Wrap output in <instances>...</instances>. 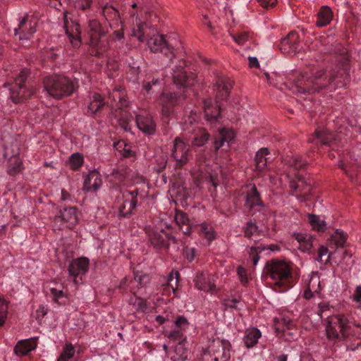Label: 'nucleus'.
Masks as SVG:
<instances>
[{"label":"nucleus","instance_id":"53","mask_svg":"<svg viewBox=\"0 0 361 361\" xmlns=\"http://www.w3.org/2000/svg\"><path fill=\"white\" fill-rule=\"evenodd\" d=\"M75 8L80 10H86L91 7L92 0H71Z\"/></svg>","mask_w":361,"mask_h":361},{"label":"nucleus","instance_id":"5","mask_svg":"<svg viewBox=\"0 0 361 361\" xmlns=\"http://www.w3.org/2000/svg\"><path fill=\"white\" fill-rule=\"evenodd\" d=\"M43 83L47 93L56 99L68 96L75 90L73 82L63 75H49L44 79Z\"/></svg>","mask_w":361,"mask_h":361},{"label":"nucleus","instance_id":"59","mask_svg":"<svg viewBox=\"0 0 361 361\" xmlns=\"http://www.w3.org/2000/svg\"><path fill=\"white\" fill-rule=\"evenodd\" d=\"M237 273L239 276L240 281L242 283L245 284L248 281V277L246 270L242 267H239L237 269Z\"/></svg>","mask_w":361,"mask_h":361},{"label":"nucleus","instance_id":"7","mask_svg":"<svg viewBox=\"0 0 361 361\" xmlns=\"http://www.w3.org/2000/svg\"><path fill=\"white\" fill-rule=\"evenodd\" d=\"M197 118V113L191 111L190 115L183 118V130L185 132V139L191 141L195 146L201 147L208 141L209 135L204 129L192 126Z\"/></svg>","mask_w":361,"mask_h":361},{"label":"nucleus","instance_id":"24","mask_svg":"<svg viewBox=\"0 0 361 361\" xmlns=\"http://www.w3.org/2000/svg\"><path fill=\"white\" fill-rule=\"evenodd\" d=\"M298 35L296 32L291 31L283 38L280 44V49L283 53L292 54L298 50Z\"/></svg>","mask_w":361,"mask_h":361},{"label":"nucleus","instance_id":"51","mask_svg":"<svg viewBox=\"0 0 361 361\" xmlns=\"http://www.w3.org/2000/svg\"><path fill=\"white\" fill-rule=\"evenodd\" d=\"M260 231L258 229L257 226L255 223L250 221L247 224L245 228V235L247 238H250L252 235H255L256 234L259 233Z\"/></svg>","mask_w":361,"mask_h":361},{"label":"nucleus","instance_id":"62","mask_svg":"<svg viewBox=\"0 0 361 361\" xmlns=\"http://www.w3.org/2000/svg\"><path fill=\"white\" fill-rule=\"evenodd\" d=\"M185 256L189 261H192L195 257V249H186L185 251Z\"/></svg>","mask_w":361,"mask_h":361},{"label":"nucleus","instance_id":"55","mask_svg":"<svg viewBox=\"0 0 361 361\" xmlns=\"http://www.w3.org/2000/svg\"><path fill=\"white\" fill-rule=\"evenodd\" d=\"M129 303L133 305L137 310L142 311H144L147 308L145 301L140 298H132L130 300Z\"/></svg>","mask_w":361,"mask_h":361},{"label":"nucleus","instance_id":"41","mask_svg":"<svg viewBox=\"0 0 361 361\" xmlns=\"http://www.w3.org/2000/svg\"><path fill=\"white\" fill-rule=\"evenodd\" d=\"M188 357V351L185 347V343L180 342L174 349V355L171 356L173 361H184Z\"/></svg>","mask_w":361,"mask_h":361},{"label":"nucleus","instance_id":"36","mask_svg":"<svg viewBox=\"0 0 361 361\" xmlns=\"http://www.w3.org/2000/svg\"><path fill=\"white\" fill-rule=\"evenodd\" d=\"M175 220L179 227L182 229L184 234L188 235L190 233L191 224L186 214L180 211H176Z\"/></svg>","mask_w":361,"mask_h":361},{"label":"nucleus","instance_id":"2","mask_svg":"<svg viewBox=\"0 0 361 361\" xmlns=\"http://www.w3.org/2000/svg\"><path fill=\"white\" fill-rule=\"evenodd\" d=\"M185 63L180 61L178 67L173 70V80L174 84L178 89L183 88L182 92L178 94L171 93V94H163L160 97V102L162 104V112L164 115H169L170 114L171 106L173 104L176 99L181 94H184L187 89L193 86L196 82V76L194 73H188L183 68Z\"/></svg>","mask_w":361,"mask_h":361},{"label":"nucleus","instance_id":"32","mask_svg":"<svg viewBox=\"0 0 361 361\" xmlns=\"http://www.w3.org/2000/svg\"><path fill=\"white\" fill-rule=\"evenodd\" d=\"M261 336L262 334L258 329L251 328L245 331L243 340L245 346L250 348L257 343Z\"/></svg>","mask_w":361,"mask_h":361},{"label":"nucleus","instance_id":"57","mask_svg":"<svg viewBox=\"0 0 361 361\" xmlns=\"http://www.w3.org/2000/svg\"><path fill=\"white\" fill-rule=\"evenodd\" d=\"M11 161H13L15 166L9 169V173L14 175L21 170L22 163L20 160L17 157H13Z\"/></svg>","mask_w":361,"mask_h":361},{"label":"nucleus","instance_id":"17","mask_svg":"<svg viewBox=\"0 0 361 361\" xmlns=\"http://www.w3.org/2000/svg\"><path fill=\"white\" fill-rule=\"evenodd\" d=\"M67 12L63 13V27L71 44L76 47L80 44V26L69 18Z\"/></svg>","mask_w":361,"mask_h":361},{"label":"nucleus","instance_id":"61","mask_svg":"<svg viewBox=\"0 0 361 361\" xmlns=\"http://www.w3.org/2000/svg\"><path fill=\"white\" fill-rule=\"evenodd\" d=\"M238 301L234 298H228L224 300L223 304L227 308H236Z\"/></svg>","mask_w":361,"mask_h":361},{"label":"nucleus","instance_id":"16","mask_svg":"<svg viewBox=\"0 0 361 361\" xmlns=\"http://www.w3.org/2000/svg\"><path fill=\"white\" fill-rule=\"evenodd\" d=\"M148 48L152 52H160L166 55L170 61L174 56L171 48L169 46L163 35L154 34L147 41Z\"/></svg>","mask_w":361,"mask_h":361},{"label":"nucleus","instance_id":"49","mask_svg":"<svg viewBox=\"0 0 361 361\" xmlns=\"http://www.w3.org/2000/svg\"><path fill=\"white\" fill-rule=\"evenodd\" d=\"M178 276L179 273L178 271L171 272L167 279L166 286L171 288V290L173 293H176L178 284Z\"/></svg>","mask_w":361,"mask_h":361},{"label":"nucleus","instance_id":"6","mask_svg":"<svg viewBox=\"0 0 361 361\" xmlns=\"http://www.w3.org/2000/svg\"><path fill=\"white\" fill-rule=\"evenodd\" d=\"M89 34L90 54L95 56H103L108 49L109 42L105 31L97 20L89 21Z\"/></svg>","mask_w":361,"mask_h":361},{"label":"nucleus","instance_id":"31","mask_svg":"<svg viewBox=\"0 0 361 361\" xmlns=\"http://www.w3.org/2000/svg\"><path fill=\"white\" fill-rule=\"evenodd\" d=\"M37 347L35 338H29L19 341L15 346L14 351L18 356H24Z\"/></svg>","mask_w":361,"mask_h":361},{"label":"nucleus","instance_id":"15","mask_svg":"<svg viewBox=\"0 0 361 361\" xmlns=\"http://www.w3.org/2000/svg\"><path fill=\"white\" fill-rule=\"evenodd\" d=\"M245 195V207L253 213L256 212H265L266 208L260 200L259 194L253 184H248L242 189Z\"/></svg>","mask_w":361,"mask_h":361},{"label":"nucleus","instance_id":"13","mask_svg":"<svg viewBox=\"0 0 361 361\" xmlns=\"http://www.w3.org/2000/svg\"><path fill=\"white\" fill-rule=\"evenodd\" d=\"M194 176L199 182L208 181L211 183L214 187H216L224 179L221 168L215 166V169H213L209 164L204 165L201 164L199 172L194 174Z\"/></svg>","mask_w":361,"mask_h":361},{"label":"nucleus","instance_id":"3","mask_svg":"<svg viewBox=\"0 0 361 361\" xmlns=\"http://www.w3.org/2000/svg\"><path fill=\"white\" fill-rule=\"evenodd\" d=\"M126 92L121 87L115 88L109 93L107 103L115 109L113 113L114 119L116 123L125 131H130L131 129L130 123L133 117L129 111L128 102L126 99Z\"/></svg>","mask_w":361,"mask_h":361},{"label":"nucleus","instance_id":"29","mask_svg":"<svg viewBox=\"0 0 361 361\" xmlns=\"http://www.w3.org/2000/svg\"><path fill=\"white\" fill-rule=\"evenodd\" d=\"M235 133L232 129L221 128L219 130L218 135L214 138V147L219 149L227 144V147H229V143L234 139Z\"/></svg>","mask_w":361,"mask_h":361},{"label":"nucleus","instance_id":"44","mask_svg":"<svg viewBox=\"0 0 361 361\" xmlns=\"http://www.w3.org/2000/svg\"><path fill=\"white\" fill-rule=\"evenodd\" d=\"M75 354V348L71 343H66L63 348L61 355L57 361H69Z\"/></svg>","mask_w":361,"mask_h":361},{"label":"nucleus","instance_id":"25","mask_svg":"<svg viewBox=\"0 0 361 361\" xmlns=\"http://www.w3.org/2000/svg\"><path fill=\"white\" fill-rule=\"evenodd\" d=\"M232 83V80L230 78L224 75L219 76L216 78L215 90L218 99L224 100L228 98Z\"/></svg>","mask_w":361,"mask_h":361},{"label":"nucleus","instance_id":"1","mask_svg":"<svg viewBox=\"0 0 361 361\" xmlns=\"http://www.w3.org/2000/svg\"><path fill=\"white\" fill-rule=\"evenodd\" d=\"M349 80L348 66L337 64L332 68L328 73L324 70L317 71L312 76L307 78L303 87H299L298 92L300 94L307 92L314 93L327 88L329 91H334L336 88L345 86Z\"/></svg>","mask_w":361,"mask_h":361},{"label":"nucleus","instance_id":"18","mask_svg":"<svg viewBox=\"0 0 361 361\" xmlns=\"http://www.w3.org/2000/svg\"><path fill=\"white\" fill-rule=\"evenodd\" d=\"M37 20L33 16L30 19L23 18L19 23L18 27L15 28L16 35H19L20 40L28 39L36 32Z\"/></svg>","mask_w":361,"mask_h":361},{"label":"nucleus","instance_id":"26","mask_svg":"<svg viewBox=\"0 0 361 361\" xmlns=\"http://www.w3.org/2000/svg\"><path fill=\"white\" fill-rule=\"evenodd\" d=\"M136 124L137 128L144 133L152 135L155 132L156 124L152 117L146 112L137 115Z\"/></svg>","mask_w":361,"mask_h":361},{"label":"nucleus","instance_id":"20","mask_svg":"<svg viewBox=\"0 0 361 361\" xmlns=\"http://www.w3.org/2000/svg\"><path fill=\"white\" fill-rule=\"evenodd\" d=\"M89 268V259L85 257L78 258L73 260L68 267V273L74 277L73 281L77 284L76 278L85 274Z\"/></svg>","mask_w":361,"mask_h":361},{"label":"nucleus","instance_id":"43","mask_svg":"<svg viewBox=\"0 0 361 361\" xmlns=\"http://www.w3.org/2000/svg\"><path fill=\"white\" fill-rule=\"evenodd\" d=\"M332 253L329 252L327 247L321 246L318 250L317 260L321 264H326L331 260Z\"/></svg>","mask_w":361,"mask_h":361},{"label":"nucleus","instance_id":"28","mask_svg":"<svg viewBox=\"0 0 361 361\" xmlns=\"http://www.w3.org/2000/svg\"><path fill=\"white\" fill-rule=\"evenodd\" d=\"M218 101L214 102L211 99L204 102L205 116L211 123L218 121L220 115V106Z\"/></svg>","mask_w":361,"mask_h":361},{"label":"nucleus","instance_id":"50","mask_svg":"<svg viewBox=\"0 0 361 361\" xmlns=\"http://www.w3.org/2000/svg\"><path fill=\"white\" fill-rule=\"evenodd\" d=\"M50 293L53 300L58 303H62L63 299L67 298L66 294L62 290L56 288H50Z\"/></svg>","mask_w":361,"mask_h":361},{"label":"nucleus","instance_id":"47","mask_svg":"<svg viewBox=\"0 0 361 361\" xmlns=\"http://www.w3.org/2000/svg\"><path fill=\"white\" fill-rule=\"evenodd\" d=\"M166 336L171 341H178L179 343H185L186 337L183 334V331L180 330H174L170 332H166Z\"/></svg>","mask_w":361,"mask_h":361},{"label":"nucleus","instance_id":"8","mask_svg":"<svg viewBox=\"0 0 361 361\" xmlns=\"http://www.w3.org/2000/svg\"><path fill=\"white\" fill-rule=\"evenodd\" d=\"M351 324L343 314L331 317L326 326V336L329 339H341L348 336L351 332Z\"/></svg>","mask_w":361,"mask_h":361},{"label":"nucleus","instance_id":"54","mask_svg":"<svg viewBox=\"0 0 361 361\" xmlns=\"http://www.w3.org/2000/svg\"><path fill=\"white\" fill-rule=\"evenodd\" d=\"M175 326L181 331H186L189 327V322L183 316H179L175 320Z\"/></svg>","mask_w":361,"mask_h":361},{"label":"nucleus","instance_id":"33","mask_svg":"<svg viewBox=\"0 0 361 361\" xmlns=\"http://www.w3.org/2000/svg\"><path fill=\"white\" fill-rule=\"evenodd\" d=\"M103 16L109 22V25L112 27L118 25L119 15L118 11L111 5L106 4L102 8Z\"/></svg>","mask_w":361,"mask_h":361},{"label":"nucleus","instance_id":"64","mask_svg":"<svg viewBox=\"0 0 361 361\" xmlns=\"http://www.w3.org/2000/svg\"><path fill=\"white\" fill-rule=\"evenodd\" d=\"M113 176L115 180H118L119 183H122L125 180V177L123 173L116 171L113 173Z\"/></svg>","mask_w":361,"mask_h":361},{"label":"nucleus","instance_id":"12","mask_svg":"<svg viewBox=\"0 0 361 361\" xmlns=\"http://www.w3.org/2000/svg\"><path fill=\"white\" fill-rule=\"evenodd\" d=\"M80 212L75 207H63L60 209L54 218V223H60L59 228H73L80 219Z\"/></svg>","mask_w":361,"mask_h":361},{"label":"nucleus","instance_id":"48","mask_svg":"<svg viewBox=\"0 0 361 361\" xmlns=\"http://www.w3.org/2000/svg\"><path fill=\"white\" fill-rule=\"evenodd\" d=\"M145 26V25L141 24L140 23H137V28H133L132 31L131 35L136 37L140 42H143L145 39L144 35Z\"/></svg>","mask_w":361,"mask_h":361},{"label":"nucleus","instance_id":"4","mask_svg":"<svg viewBox=\"0 0 361 361\" xmlns=\"http://www.w3.org/2000/svg\"><path fill=\"white\" fill-rule=\"evenodd\" d=\"M267 271L271 279L275 281V291L283 293L291 287L292 267L288 262L271 260L267 264Z\"/></svg>","mask_w":361,"mask_h":361},{"label":"nucleus","instance_id":"9","mask_svg":"<svg viewBox=\"0 0 361 361\" xmlns=\"http://www.w3.org/2000/svg\"><path fill=\"white\" fill-rule=\"evenodd\" d=\"M27 76V71H21L15 82L9 85L10 98L15 104L24 102L35 93V90L31 85L24 84Z\"/></svg>","mask_w":361,"mask_h":361},{"label":"nucleus","instance_id":"37","mask_svg":"<svg viewBox=\"0 0 361 361\" xmlns=\"http://www.w3.org/2000/svg\"><path fill=\"white\" fill-rule=\"evenodd\" d=\"M332 16L331 8L326 6H322L317 14V25L324 27L328 25L331 22Z\"/></svg>","mask_w":361,"mask_h":361},{"label":"nucleus","instance_id":"23","mask_svg":"<svg viewBox=\"0 0 361 361\" xmlns=\"http://www.w3.org/2000/svg\"><path fill=\"white\" fill-rule=\"evenodd\" d=\"M280 250V247L277 245L271 244L269 245H265L263 244H257L255 246H252L250 250V257L251 258L254 266H256L260 258V255H269L271 252H278Z\"/></svg>","mask_w":361,"mask_h":361},{"label":"nucleus","instance_id":"58","mask_svg":"<svg viewBox=\"0 0 361 361\" xmlns=\"http://www.w3.org/2000/svg\"><path fill=\"white\" fill-rule=\"evenodd\" d=\"M352 299L357 305L358 307H361V286H357L355 288Z\"/></svg>","mask_w":361,"mask_h":361},{"label":"nucleus","instance_id":"21","mask_svg":"<svg viewBox=\"0 0 361 361\" xmlns=\"http://www.w3.org/2000/svg\"><path fill=\"white\" fill-rule=\"evenodd\" d=\"M197 289L207 293H214L216 290L214 276L207 273H199L195 279Z\"/></svg>","mask_w":361,"mask_h":361},{"label":"nucleus","instance_id":"35","mask_svg":"<svg viewBox=\"0 0 361 361\" xmlns=\"http://www.w3.org/2000/svg\"><path fill=\"white\" fill-rule=\"evenodd\" d=\"M295 238L299 244L298 248L302 252H308L312 247V237L307 233H295Z\"/></svg>","mask_w":361,"mask_h":361},{"label":"nucleus","instance_id":"46","mask_svg":"<svg viewBox=\"0 0 361 361\" xmlns=\"http://www.w3.org/2000/svg\"><path fill=\"white\" fill-rule=\"evenodd\" d=\"M83 163V157L79 153L73 154L70 157V166L73 170L80 168Z\"/></svg>","mask_w":361,"mask_h":361},{"label":"nucleus","instance_id":"56","mask_svg":"<svg viewBox=\"0 0 361 361\" xmlns=\"http://www.w3.org/2000/svg\"><path fill=\"white\" fill-rule=\"evenodd\" d=\"M233 39L239 45L243 44L247 39L248 35L246 33H239L231 35Z\"/></svg>","mask_w":361,"mask_h":361},{"label":"nucleus","instance_id":"52","mask_svg":"<svg viewBox=\"0 0 361 361\" xmlns=\"http://www.w3.org/2000/svg\"><path fill=\"white\" fill-rule=\"evenodd\" d=\"M8 314V305L5 300L0 298V326L6 322Z\"/></svg>","mask_w":361,"mask_h":361},{"label":"nucleus","instance_id":"63","mask_svg":"<svg viewBox=\"0 0 361 361\" xmlns=\"http://www.w3.org/2000/svg\"><path fill=\"white\" fill-rule=\"evenodd\" d=\"M259 4L265 8L269 6H274L275 5V0H257Z\"/></svg>","mask_w":361,"mask_h":361},{"label":"nucleus","instance_id":"19","mask_svg":"<svg viewBox=\"0 0 361 361\" xmlns=\"http://www.w3.org/2000/svg\"><path fill=\"white\" fill-rule=\"evenodd\" d=\"M137 192L136 190H126L123 192V202L118 206V213L120 216H127L132 213L137 204Z\"/></svg>","mask_w":361,"mask_h":361},{"label":"nucleus","instance_id":"34","mask_svg":"<svg viewBox=\"0 0 361 361\" xmlns=\"http://www.w3.org/2000/svg\"><path fill=\"white\" fill-rule=\"evenodd\" d=\"M267 148H262L256 153L255 161L256 168L259 171L265 169L267 164L271 161V157Z\"/></svg>","mask_w":361,"mask_h":361},{"label":"nucleus","instance_id":"45","mask_svg":"<svg viewBox=\"0 0 361 361\" xmlns=\"http://www.w3.org/2000/svg\"><path fill=\"white\" fill-rule=\"evenodd\" d=\"M150 243L157 249L164 245V238L162 235L157 232H152L149 235Z\"/></svg>","mask_w":361,"mask_h":361},{"label":"nucleus","instance_id":"27","mask_svg":"<svg viewBox=\"0 0 361 361\" xmlns=\"http://www.w3.org/2000/svg\"><path fill=\"white\" fill-rule=\"evenodd\" d=\"M101 175L97 171H90L84 180L83 190L86 192H96L102 185Z\"/></svg>","mask_w":361,"mask_h":361},{"label":"nucleus","instance_id":"10","mask_svg":"<svg viewBox=\"0 0 361 361\" xmlns=\"http://www.w3.org/2000/svg\"><path fill=\"white\" fill-rule=\"evenodd\" d=\"M340 120L336 122L333 120L332 123H329V126L324 129H317L315 132V139L321 143L331 146L333 142L341 140L343 135H346L347 128H343Z\"/></svg>","mask_w":361,"mask_h":361},{"label":"nucleus","instance_id":"39","mask_svg":"<svg viewBox=\"0 0 361 361\" xmlns=\"http://www.w3.org/2000/svg\"><path fill=\"white\" fill-rule=\"evenodd\" d=\"M346 235L340 230H336L331 236L329 244L336 247H343L346 241Z\"/></svg>","mask_w":361,"mask_h":361},{"label":"nucleus","instance_id":"40","mask_svg":"<svg viewBox=\"0 0 361 361\" xmlns=\"http://www.w3.org/2000/svg\"><path fill=\"white\" fill-rule=\"evenodd\" d=\"M200 234L207 239L209 245L216 236L213 227L210 224L202 223L200 225Z\"/></svg>","mask_w":361,"mask_h":361},{"label":"nucleus","instance_id":"38","mask_svg":"<svg viewBox=\"0 0 361 361\" xmlns=\"http://www.w3.org/2000/svg\"><path fill=\"white\" fill-rule=\"evenodd\" d=\"M104 105L103 99L100 94L94 93L92 96L90 97L87 110L91 114H95Z\"/></svg>","mask_w":361,"mask_h":361},{"label":"nucleus","instance_id":"14","mask_svg":"<svg viewBox=\"0 0 361 361\" xmlns=\"http://www.w3.org/2000/svg\"><path fill=\"white\" fill-rule=\"evenodd\" d=\"M184 137H176L173 142V147L171 155L176 161V165L181 167L187 164L191 157L190 153L189 140L185 139Z\"/></svg>","mask_w":361,"mask_h":361},{"label":"nucleus","instance_id":"60","mask_svg":"<svg viewBox=\"0 0 361 361\" xmlns=\"http://www.w3.org/2000/svg\"><path fill=\"white\" fill-rule=\"evenodd\" d=\"M295 197L300 201H306L310 199V188L300 189V193L295 195Z\"/></svg>","mask_w":361,"mask_h":361},{"label":"nucleus","instance_id":"11","mask_svg":"<svg viewBox=\"0 0 361 361\" xmlns=\"http://www.w3.org/2000/svg\"><path fill=\"white\" fill-rule=\"evenodd\" d=\"M231 344L226 339L216 338L209 345L207 351L213 361H229Z\"/></svg>","mask_w":361,"mask_h":361},{"label":"nucleus","instance_id":"22","mask_svg":"<svg viewBox=\"0 0 361 361\" xmlns=\"http://www.w3.org/2000/svg\"><path fill=\"white\" fill-rule=\"evenodd\" d=\"M322 289L321 281L318 273L313 272L308 276L307 288L304 291L303 296L305 299H310L318 295L320 297Z\"/></svg>","mask_w":361,"mask_h":361},{"label":"nucleus","instance_id":"42","mask_svg":"<svg viewBox=\"0 0 361 361\" xmlns=\"http://www.w3.org/2000/svg\"><path fill=\"white\" fill-rule=\"evenodd\" d=\"M309 223L312 228L317 231H323L326 228V223L323 219L320 216L310 214L309 215Z\"/></svg>","mask_w":361,"mask_h":361},{"label":"nucleus","instance_id":"30","mask_svg":"<svg viewBox=\"0 0 361 361\" xmlns=\"http://www.w3.org/2000/svg\"><path fill=\"white\" fill-rule=\"evenodd\" d=\"M282 161L285 165L290 168L289 173H292L297 177L298 171L306 164V161L302 160L299 155L293 154H287L283 158Z\"/></svg>","mask_w":361,"mask_h":361}]
</instances>
